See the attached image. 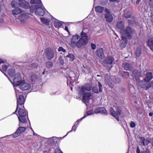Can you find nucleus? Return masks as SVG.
I'll use <instances>...</instances> for the list:
<instances>
[{
	"mask_svg": "<svg viewBox=\"0 0 153 153\" xmlns=\"http://www.w3.org/2000/svg\"><path fill=\"white\" fill-rule=\"evenodd\" d=\"M122 66L126 70L131 71L133 70L132 65L129 63L124 62L122 64Z\"/></svg>",
	"mask_w": 153,
	"mask_h": 153,
	"instance_id": "nucleus-16",
	"label": "nucleus"
},
{
	"mask_svg": "<svg viewBox=\"0 0 153 153\" xmlns=\"http://www.w3.org/2000/svg\"><path fill=\"white\" fill-rule=\"evenodd\" d=\"M71 73L73 75V76H71L70 75L69 76V77H70V79L71 80L70 82H74V80L75 79V74L73 71L71 72Z\"/></svg>",
	"mask_w": 153,
	"mask_h": 153,
	"instance_id": "nucleus-39",
	"label": "nucleus"
},
{
	"mask_svg": "<svg viewBox=\"0 0 153 153\" xmlns=\"http://www.w3.org/2000/svg\"><path fill=\"white\" fill-rule=\"evenodd\" d=\"M105 11L106 13L105 18L106 21L108 22H111L113 20V17L111 14L110 10L107 8H105Z\"/></svg>",
	"mask_w": 153,
	"mask_h": 153,
	"instance_id": "nucleus-9",
	"label": "nucleus"
},
{
	"mask_svg": "<svg viewBox=\"0 0 153 153\" xmlns=\"http://www.w3.org/2000/svg\"><path fill=\"white\" fill-rule=\"evenodd\" d=\"M93 91L95 93H99L98 88L97 86H94L92 87Z\"/></svg>",
	"mask_w": 153,
	"mask_h": 153,
	"instance_id": "nucleus-42",
	"label": "nucleus"
},
{
	"mask_svg": "<svg viewBox=\"0 0 153 153\" xmlns=\"http://www.w3.org/2000/svg\"><path fill=\"white\" fill-rule=\"evenodd\" d=\"M12 136V137L13 138H16L19 136L20 134L16 130V131L11 135Z\"/></svg>",
	"mask_w": 153,
	"mask_h": 153,
	"instance_id": "nucleus-43",
	"label": "nucleus"
},
{
	"mask_svg": "<svg viewBox=\"0 0 153 153\" xmlns=\"http://www.w3.org/2000/svg\"><path fill=\"white\" fill-rule=\"evenodd\" d=\"M91 48L92 50H95L96 48V45L95 44H93V43H91Z\"/></svg>",
	"mask_w": 153,
	"mask_h": 153,
	"instance_id": "nucleus-50",
	"label": "nucleus"
},
{
	"mask_svg": "<svg viewBox=\"0 0 153 153\" xmlns=\"http://www.w3.org/2000/svg\"><path fill=\"white\" fill-rule=\"evenodd\" d=\"M153 115V112H150L149 113V115L150 116H152Z\"/></svg>",
	"mask_w": 153,
	"mask_h": 153,
	"instance_id": "nucleus-63",
	"label": "nucleus"
},
{
	"mask_svg": "<svg viewBox=\"0 0 153 153\" xmlns=\"http://www.w3.org/2000/svg\"><path fill=\"white\" fill-rule=\"evenodd\" d=\"M96 55L99 58L103 59L105 57L103 50L102 48H100L97 50L96 52Z\"/></svg>",
	"mask_w": 153,
	"mask_h": 153,
	"instance_id": "nucleus-15",
	"label": "nucleus"
},
{
	"mask_svg": "<svg viewBox=\"0 0 153 153\" xmlns=\"http://www.w3.org/2000/svg\"><path fill=\"white\" fill-rule=\"evenodd\" d=\"M79 96L82 95V98L83 102L85 103L86 106H87V103H88L90 99V97L92 96L91 93L87 92H84L82 94H79Z\"/></svg>",
	"mask_w": 153,
	"mask_h": 153,
	"instance_id": "nucleus-8",
	"label": "nucleus"
},
{
	"mask_svg": "<svg viewBox=\"0 0 153 153\" xmlns=\"http://www.w3.org/2000/svg\"><path fill=\"white\" fill-rule=\"evenodd\" d=\"M89 39L87 34L82 31L80 36L77 34L73 35L71 40L72 43H76V47L80 49L84 48L88 44Z\"/></svg>",
	"mask_w": 153,
	"mask_h": 153,
	"instance_id": "nucleus-1",
	"label": "nucleus"
},
{
	"mask_svg": "<svg viewBox=\"0 0 153 153\" xmlns=\"http://www.w3.org/2000/svg\"><path fill=\"white\" fill-rule=\"evenodd\" d=\"M47 11L42 3L41 0H39V16H43Z\"/></svg>",
	"mask_w": 153,
	"mask_h": 153,
	"instance_id": "nucleus-13",
	"label": "nucleus"
},
{
	"mask_svg": "<svg viewBox=\"0 0 153 153\" xmlns=\"http://www.w3.org/2000/svg\"><path fill=\"white\" fill-rule=\"evenodd\" d=\"M100 113L102 114H106L107 112L105 109L103 107L100 108Z\"/></svg>",
	"mask_w": 153,
	"mask_h": 153,
	"instance_id": "nucleus-37",
	"label": "nucleus"
},
{
	"mask_svg": "<svg viewBox=\"0 0 153 153\" xmlns=\"http://www.w3.org/2000/svg\"><path fill=\"white\" fill-rule=\"evenodd\" d=\"M150 48L153 51V46L150 47Z\"/></svg>",
	"mask_w": 153,
	"mask_h": 153,
	"instance_id": "nucleus-64",
	"label": "nucleus"
},
{
	"mask_svg": "<svg viewBox=\"0 0 153 153\" xmlns=\"http://www.w3.org/2000/svg\"><path fill=\"white\" fill-rule=\"evenodd\" d=\"M13 84L16 86H19L21 83H22V80L20 77H15L13 79Z\"/></svg>",
	"mask_w": 153,
	"mask_h": 153,
	"instance_id": "nucleus-19",
	"label": "nucleus"
},
{
	"mask_svg": "<svg viewBox=\"0 0 153 153\" xmlns=\"http://www.w3.org/2000/svg\"><path fill=\"white\" fill-rule=\"evenodd\" d=\"M73 129H74V131H76V127L75 126V125H74L73 126L71 130V131H69V132H71Z\"/></svg>",
	"mask_w": 153,
	"mask_h": 153,
	"instance_id": "nucleus-58",
	"label": "nucleus"
},
{
	"mask_svg": "<svg viewBox=\"0 0 153 153\" xmlns=\"http://www.w3.org/2000/svg\"><path fill=\"white\" fill-rule=\"evenodd\" d=\"M65 30H66V31H67L68 32V33H70V32H69V30H68V28L67 27V26H65Z\"/></svg>",
	"mask_w": 153,
	"mask_h": 153,
	"instance_id": "nucleus-60",
	"label": "nucleus"
},
{
	"mask_svg": "<svg viewBox=\"0 0 153 153\" xmlns=\"http://www.w3.org/2000/svg\"><path fill=\"white\" fill-rule=\"evenodd\" d=\"M109 1H111V2L116 1V2H118L119 1V0H109Z\"/></svg>",
	"mask_w": 153,
	"mask_h": 153,
	"instance_id": "nucleus-62",
	"label": "nucleus"
},
{
	"mask_svg": "<svg viewBox=\"0 0 153 153\" xmlns=\"http://www.w3.org/2000/svg\"><path fill=\"white\" fill-rule=\"evenodd\" d=\"M47 58L48 60L52 59L54 56V53L53 51L50 48H47L46 51Z\"/></svg>",
	"mask_w": 153,
	"mask_h": 153,
	"instance_id": "nucleus-12",
	"label": "nucleus"
},
{
	"mask_svg": "<svg viewBox=\"0 0 153 153\" xmlns=\"http://www.w3.org/2000/svg\"><path fill=\"white\" fill-rule=\"evenodd\" d=\"M117 28L120 29L121 30H123L124 28V23L123 22L120 21L117 24Z\"/></svg>",
	"mask_w": 153,
	"mask_h": 153,
	"instance_id": "nucleus-29",
	"label": "nucleus"
},
{
	"mask_svg": "<svg viewBox=\"0 0 153 153\" xmlns=\"http://www.w3.org/2000/svg\"><path fill=\"white\" fill-rule=\"evenodd\" d=\"M58 51H62L63 52H65V49H64L62 47H59Z\"/></svg>",
	"mask_w": 153,
	"mask_h": 153,
	"instance_id": "nucleus-51",
	"label": "nucleus"
},
{
	"mask_svg": "<svg viewBox=\"0 0 153 153\" xmlns=\"http://www.w3.org/2000/svg\"><path fill=\"white\" fill-rule=\"evenodd\" d=\"M4 63V62L3 61V60L2 59L0 58V64Z\"/></svg>",
	"mask_w": 153,
	"mask_h": 153,
	"instance_id": "nucleus-61",
	"label": "nucleus"
},
{
	"mask_svg": "<svg viewBox=\"0 0 153 153\" xmlns=\"http://www.w3.org/2000/svg\"><path fill=\"white\" fill-rule=\"evenodd\" d=\"M152 78V73L150 72H147L146 74V77L144 79V80L149 82Z\"/></svg>",
	"mask_w": 153,
	"mask_h": 153,
	"instance_id": "nucleus-25",
	"label": "nucleus"
},
{
	"mask_svg": "<svg viewBox=\"0 0 153 153\" xmlns=\"http://www.w3.org/2000/svg\"><path fill=\"white\" fill-rule=\"evenodd\" d=\"M40 19L42 22L43 24L46 25H49L50 21L48 19L44 18H40Z\"/></svg>",
	"mask_w": 153,
	"mask_h": 153,
	"instance_id": "nucleus-31",
	"label": "nucleus"
},
{
	"mask_svg": "<svg viewBox=\"0 0 153 153\" xmlns=\"http://www.w3.org/2000/svg\"><path fill=\"white\" fill-rule=\"evenodd\" d=\"M19 86L20 89L22 91L28 90L31 87L30 84L25 82V81L22 82Z\"/></svg>",
	"mask_w": 153,
	"mask_h": 153,
	"instance_id": "nucleus-14",
	"label": "nucleus"
},
{
	"mask_svg": "<svg viewBox=\"0 0 153 153\" xmlns=\"http://www.w3.org/2000/svg\"><path fill=\"white\" fill-rule=\"evenodd\" d=\"M90 70V69L89 67L86 66H85L84 65H83V67L82 68V72L85 74L88 73H89Z\"/></svg>",
	"mask_w": 153,
	"mask_h": 153,
	"instance_id": "nucleus-26",
	"label": "nucleus"
},
{
	"mask_svg": "<svg viewBox=\"0 0 153 153\" xmlns=\"http://www.w3.org/2000/svg\"><path fill=\"white\" fill-rule=\"evenodd\" d=\"M141 51L140 50H137L135 53V54L137 56L139 57V56L141 54Z\"/></svg>",
	"mask_w": 153,
	"mask_h": 153,
	"instance_id": "nucleus-48",
	"label": "nucleus"
},
{
	"mask_svg": "<svg viewBox=\"0 0 153 153\" xmlns=\"http://www.w3.org/2000/svg\"><path fill=\"white\" fill-rule=\"evenodd\" d=\"M109 110L111 114L114 117V115H115L114 113H115V111L114 110V109L112 107H110L109 108Z\"/></svg>",
	"mask_w": 153,
	"mask_h": 153,
	"instance_id": "nucleus-45",
	"label": "nucleus"
},
{
	"mask_svg": "<svg viewBox=\"0 0 153 153\" xmlns=\"http://www.w3.org/2000/svg\"><path fill=\"white\" fill-rule=\"evenodd\" d=\"M55 153H62L59 148H57L55 150Z\"/></svg>",
	"mask_w": 153,
	"mask_h": 153,
	"instance_id": "nucleus-52",
	"label": "nucleus"
},
{
	"mask_svg": "<svg viewBox=\"0 0 153 153\" xmlns=\"http://www.w3.org/2000/svg\"><path fill=\"white\" fill-rule=\"evenodd\" d=\"M37 79V76L36 74H34L31 76L30 78V80L31 81V82L33 83Z\"/></svg>",
	"mask_w": 153,
	"mask_h": 153,
	"instance_id": "nucleus-32",
	"label": "nucleus"
},
{
	"mask_svg": "<svg viewBox=\"0 0 153 153\" xmlns=\"http://www.w3.org/2000/svg\"><path fill=\"white\" fill-rule=\"evenodd\" d=\"M54 26L56 28L59 27L62 25L61 22L59 21L54 22Z\"/></svg>",
	"mask_w": 153,
	"mask_h": 153,
	"instance_id": "nucleus-36",
	"label": "nucleus"
},
{
	"mask_svg": "<svg viewBox=\"0 0 153 153\" xmlns=\"http://www.w3.org/2000/svg\"><path fill=\"white\" fill-rule=\"evenodd\" d=\"M20 0H14L11 2V5L12 7L15 8L19 6Z\"/></svg>",
	"mask_w": 153,
	"mask_h": 153,
	"instance_id": "nucleus-23",
	"label": "nucleus"
},
{
	"mask_svg": "<svg viewBox=\"0 0 153 153\" xmlns=\"http://www.w3.org/2000/svg\"><path fill=\"white\" fill-rule=\"evenodd\" d=\"M131 15L125 14V17L126 18H130L131 17Z\"/></svg>",
	"mask_w": 153,
	"mask_h": 153,
	"instance_id": "nucleus-57",
	"label": "nucleus"
},
{
	"mask_svg": "<svg viewBox=\"0 0 153 153\" xmlns=\"http://www.w3.org/2000/svg\"><path fill=\"white\" fill-rule=\"evenodd\" d=\"M120 32L122 34L126 36V38L128 39H131L132 38V30L130 27H128L126 29L121 30Z\"/></svg>",
	"mask_w": 153,
	"mask_h": 153,
	"instance_id": "nucleus-6",
	"label": "nucleus"
},
{
	"mask_svg": "<svg viewBox=\"0 0 153 153\" xmlns=\"http://www.w3.org/2000/svg\"><path fill=\"white\" fill-rule=\"evenodd\" d=\"M104 9V7L99 6L95 7V11L97 12L100 13H102L103 12Z\"/></svg>",
	"mask_w": 153,
	"mask_h": 153,
	"instance_id": "nucleus-28",
	"label": "nucleus"
},
{
	"mask_svg": "<svg viewBox=\"0 0 153 153\" xmlns=\"http://www.w3.org/2000/svg\"><path fill=\"white\" fill-rule=\"evenodd\" d=\"M139 138L140 139L139 142V144L140 146H147L149 143H151V141L148 140L147 138L146 139L144 137H140Z\"/></svg>",
	"mask_w": 153,
	"mask_h": 153,
	"instance_id": "nucleus-11",
	"label": "nucleus"
},
{
	"mask_svg": "<svg viewBox=\"0 0 153 153\" xmlns=\"http://www.w3.org/2000/svg\"><path fill=\"white\" fill-rule=\"evenodd\" d=\"M56 141L53 139H51L49 141L48 146L51 148H53L56 146Z\"/></svg>",
	"mask_w": 153,
	"mask_h": 153,
	"instance_id": "nucleus-21",
	"label": "nucleus"
},
{
	"mask_svg": "<svg viewBox=\"0 0 153 153\" xmlns=\"http://www.w3.org/2000/svg\"><path fill=\"white\" fill-rule=\"evenodd\" d=\"M9 75L11 77H13L15 76V70L13 69H9L8 70Z\"/></svg>",
	"mask_w": 153,
	"mask_h": 153,
	"instance_id": "nucleus-27",
	"label": "nucleus"
},
{
	"mask_svg": "<svg viewBox=\"0 0 153 153\" xmlns=\"http://www.w3.org/2000/svg\"><path fill=\"white\" fill-rule=\"evenodd\" d=\"M30 3L33 4L30 7V12L31 13L34 12L36 15H38V0H30Z\"/></svg>",
	"mask_w": 153,
	"mask_h": 153,
	"instance_id": "nucleus-3",
	"label": "nucleus"
},
{
	"mask_svg": "<svg viewBox=\"0 0 153 153\" xmlns=\"http://www.w3.org/2000/svg\"><path fill=\"white\" fill-rule=\"evenodd\" d=\"M18 114L19 115L18 118L19 121L22 123H26V111L23 109L20 108L18 111Z\"/></svg>",
	"mask_w": 153,
	"mask_h": 153,
	"instance_id": "nucleus-4",
	"label": "nucleus"
},
{
	"mask_svg": "<svg viewBox=\"0 0 153 153\" xmlns=\"http://www.w3.org/2000/svg\"><path fill=\"white\" fill-rule=\"evenodd\" d=\"M132 71L133 75L134 76L136 79L137 81H139V77L140 76V73L139 71L136 70Z\"/></svg>",
	"mask_w": 153,
	"mask_h": 153,
	"instance_id": "nucleus-24",
	"label": "nucleus"
},
{
	"mask_svg": "<svg viewBox=\"0 0 153 153\" xmlns=\"http://www.w3.org/2000/svg\"><path fill=\"white\" fill-rule=\"evenodd\" d=\"M147 45L149 47L153 46V37L150 38L147 41Z\"/></svg>",
	"mask_w": 153,
	"mask_h": 153,
	"instance_id": "nucleus-35",
	"label": "nucleus"
},
{
	"mask_svg": "<svg viewBox=\"0 0 153 153\" xmlns=\"http://www.w3.org/2000/svg\"><path fill=\"white\" fill-rule=\"evenodd\" d=\"M37 64L36 63H33L32 64V66L33 68H37Z\"/></svg>",
	"mask_w": 153,
	"mask_h": 153,
	"instance_id": "nucleus-55",
	"label": "nucleus"
},
{
	"mask_svg": "<svg viewBox=\"0 0 153 153\" xmlns=\"http://www.w3.org/2000/svg\"><path fill=\"white\" fill-rule=\"evenodd\" d=\"M114 60V58L112 56H108L104 59L102 62V64L104 66H105L107 65H111Z\"/></svg>",
	"mask_w": 153,
	"mask_h": 153,
	"instance_id": "nucleus-10",
	"label": "nucleus"
},
{
	"mask_svg": "<svg viewBox=\"0 0 153 153\" xmlns=\"http://www.w3.org/2000/svg\"><path fill=\"white\" fill-rule=\"evenodd\" d=\"M59 62L61 65H63L64 63V61L63 59L61 58H59Z\"/></svg>",
	"mask_w": 153,
	"mask_h": 153,
	"instance_id": "nucleus-54",
	"label": "nucleus"
},
{
	"mask_svg": "<svg viewBox=\"0 0 153 153\" xmlns=\"http://www.w3.org/2000/svg\"><path fill=\"white\" fill-rule=\"evenodd\" d=\"M100 108H98L95 109L94 111V113L96 114L100 113Z\"/></svg>",
	"mask_w": 153,
	"mask_h": 153,
	"instance_id": "nucleus-49",
	"label": "nucleus"
},
{
	"mask_svg": "<svg viewBox=\"0 0 153 153\" xmlns=\"http://www.w3.org/2000/svg\"><path fill=\"white\" fill-rule=\"evenodd\" d=\"M8 66L6 65H2L1 68L2 70L4 71H6Z\"/></svg>",
	"mask_w": 153,
	"mask_h": 153,
	"instance_id": "nucleus-46",
	"label": "nucleus"
},
{
	"mask_svg": "<svg viewBox=\"0 0 153 153\" xmlns=\"http://www.w3.org/2000/svg\"><path fill=\"white\" fill-rule=\"evenodd\" d=\"M137 153H150V151L148 149H146V150H143V151H141L140 152V150L138 147H137Z\"/></svg>",
	"mask_w": 153,
	"mask_h": 153,
	"instance_id": "nucleus-30",
	"label": "nucleus"
},
{
	"mask_svg": "<svg viewBox=\"0 0 153 153\" xmlns=\"http://www.w3.org/2000/svg\"><path fill=\"white\" fill-rule=\"evenodd\" d=\"M22 92L18 91L16 93V95L17 97V106L16 110L13 113V114H16L19 107V105H23L25 102V99L22 94Z\"/></svg>",
	"mask_w": 153,
	"mask_h": 153,
	"instance_id": "nucleus-2",
	"label": "nucleus"
},
{
	"mask_svg": "<svg viewBox=\"0 0 153 153\" xmlns=\"http://www.w3.org/2000/svg\"><path fill=\"white\" fill-rule=\"evenodd\" d=\"M119 75L123 78L127 79L129 76V73L126 71H121L119 73Z\"/></svg>",
	"mask_w": 153,
	"mask_h": 153,
	"instance_id": "nucleus-22",
	"label": "nucleus"
},
{
	"mask_svg": "<svg viewBox=\"0 0 153 153\" xmlns=\"http://www.w3.org/2000/svg\"><path fill=\"white\" fill-rule=\"evenodd\" d=\"M19 6L26 9L30 8V7L29 3L25 0H20Z\"/></svg>",
	"mask_w": 153,
	"mask_h": 153,
	"instance_id": "nucleus-17",
	"label": "nucleus"
},
{
	"mask_svg": "<svg viewBox=\"0 0 153 153\" xmlns=\"http://www.w3.org/2000/svg\"><path fill=\"white\" fill-rule=\"evenodd\" d=\"M21 10L20 9H18L13 10L12 11V13L14 15H17L21 13Z\"/></svg>",
	"mask_w": 153,
	"mask_h": 153,
	"instance_id": "nucleus-38",
	"label": "nucleus"
},
{
	"mask_svg": "<svg viewBox=\"0 0 153 153\" xmlns=\"http://www.w3.org/2000/svg\"><path fill=\"white\" fill-rule=\"evenodd\" d=\"M98 86L99 87V92L101 93L102 91V85L99 82H98Z\"/></svg>",
	"mask_w": 153,
	"mask_h": 153,
	"instance_id": "nucleus-47",
	"label": "nucleus"
},
{
	"mask_svg": "<svg viewBox=\"0 0 153 153\" xmlns=\"http://www.w3.org/2000/svg\"><path fill=\"white\" fill-rule=\"evenodd\" d=\"M45 65L47 68H49L52 67L53 66L52 62L50 61H48L45 63Z\"/></svg>",
	"mask_w": 153,
	"mask_h": 153,
	"instance_id": "nucleus-40",
	"label": "nucleus"
},
{
	"mask_svg": "<svg viewBox=\"0 0 153 153\" xmlns=\"http://www.w3.org/2000/svg\"><path fill=\"white\" fill-rule=\"evenodd\" d=\"M66 57L69 58L71 59V61H73L75 59V57L74 54H69L66 56Z\"/></svg>",
	"mask_w": 153,
	"mask_h": 153,
	"instance_id": "nucleus-41",
	"label": "nucleus"
},
{
	"mask_svg": "<svg viewBox=\"0 0 153 153\" xmlns=\"http://www.w3.org/2000/svg\"><path fill=\"white\" fill-rule=\"evenodd\" d=\"M130 126L131 128H134L136 126V124L134 122L132 121L130 123Z\"/></svg>",
	"mask_w": 153,
	"mask_h": 153,
	"instance_id": "nucleus-53",
	"label": "nucleus"
},
{
	"mask_svg": "<svg viewBox=\"0 0 153 153\" xmlns=\"http://www.w3.org/2000/svg\"><path fill=\"white\" fill-rule=\"evenodd\" d=\"M108 84L109 86L111 88H113L114 86V85L112 83H109Z\"/></svg>",
	"mask_w": 153,
	"mask_h": 153,
	"instance_id": "nucleus-56",
	"label": "nucleus"
},
{
	"mask_svg": "<svg viewBox=\"0 0 153 153\" xmlns=\"http://www.w3.org/2000/svg\"><path fill=\"white\" fill-rule=\"evenodd\" d=\"M122 40L120 41V47L122 48H123L126 47L127 42L128 41L127 38L125 36H121Z\"/></svg>",
	"mask_w": 153,
	"mask_h": 153,
	"instance_id": "nucleus-18",
	"label": "nucleus"
},
{
	"mask_svg": "<svg viewBox=\"0 0 153 153\" xmlns=\"http://www.w3.org/2000/svg\"><path fill=\"white\" fill-rule=\"evenodd\" d=\"M26 130V128L25 127H19L17 131L18 132L19 134H20L22 132L25 131Z\"/></svg>",
	"mask_w": 153,
	"mask_h": 153,
	"instance_id": "nucleus-33",
	"label": "nucleus"
},
{
	"mask_svg": "<svg viewBox=\"0 0 153 153\" xmlns=\"http://www.w3.org/2000/svg\"><path fill=\"white\" fill-rule=\"evenodd\" d=\"M113 81L115 83H120L121 82V80L120 78L116 77L113 80Z\"/></svg>",
	"mask_w": 153,
	"mask_h": 153,
	"instance_id": "nucleus-44",
	"label": "nucleus"
},
{
	"mask_svg": "<svg viewBox=\"0 0 153 153\" xmlns=\"http://www.w3.org/2000/svg\"><path fill=\"white\" fill-rule=\"evenodd\" d=\"M116 111H115V113H114L115 115H114V117L117 119L118 121H119V117L121 114V110L120 109V108L118 107H116Z\"/></svg>",
	"mask_w": 153,
	"mask_h": 153,
	"instance_id": "nucleus-20",
	"label": "nucleus"
},
{
	"mask_svg": "<svg viewBox=\"0 0 153 153\" xmlns=\"http://www.w3.org/2000/svg\"><path fill=\"white\" fill-rule=\"evenodd\" d=\"M92 85L91 84H87L84 85L79 87L77 91L79 94H82L85 91H89L92 89Z\"/></svg>",
	"mask_w": 153,
	"mask_h": 153,
	"instance_id": "nucleus-5",
	"label": "nucleus"
},
{
	"mask_svg": "<svg viewBox=\"0 0 153 153\" xmlns=\"http://www.w3.org/2000/svg\"><path fill=\"white\" fill-rule=\"evenodd\" d=\"M137 85L139 87L145 90L149 89L151 86L149 82L144 79L143 80L138 81Z\"/></svg>",
	"mask_w": 153,
	"mask_h": 153,
	"instance_id": "nucleus-7",
	"label": "nucleus"
},
{
	"mask_svg": "<svg viewBox=\"0 0 153 153\" xmlns=\"http://www.w3.org/2000/svg\"><path fill=\"white\" fill-rule=\"evenodd\" d=\"M141 0H136V4L137 5H138L139 3L141 1Z\"/></svg>",
	"mask_w": 153,
	"mask_h": 153,
	"instance_id": "nucleus-59",
	"label": "nucleus"
},
{
	"mask_svg": "<svg viewBox=\"0 0 153 153\" xmlns=\"http://www.w3.org/2000/svg\"><path fill=\"white\" fill-rule=\"evenodd\" d=\"M94 113L93 112L92 110H90L88 111V112H87V114H85L84 115V116L80 119V120H81L83 118H85L87 116L92 114H94Z\"/></svg>",
	"mask_w": 153,
	"mask_h": 153,
	"instance_id": "nucleus-34",
	"label": "nucleus"
}]
</instances>
